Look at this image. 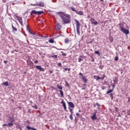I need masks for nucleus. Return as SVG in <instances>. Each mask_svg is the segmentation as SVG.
<instances>
[{"mask_svg":"<svg viewBox=\"0 0 130 130\" xmlns=\"http://www.w3.org/2000/svg\"><path fill=\"white\" fill-rule=\"evenodd\" d=\"M76 14L77 15H80V16H84V12L83 11H77Z\"/></svg>","mask_w":130,"mask_h":130,"instance_id":"14","label":"nucleus"},{"mask_svg":"<svg viewBox=\"0 0 130 130\" xmlns=\"http://www.w3.org/2000/svg\"><path fill=\"white\" fill-rule=\"evenodd\" d=\"M121 74H122V72H121Z\"/></svg>","mask_w":130,"mask_h":130,"instance_id":"62","label":"nucleus"},{"mask_svg":"<svg viewBox=\"0 0 130 130\" xmlns=\"http://www.w3.org/2000/svg\"><path fill=\"white\" fill-rule=\"evenodd\" d=\"M10 121H11V122H14L15 120L13 118H10Z\"/></svg>","mask_w":130,"mask_h":130,"instance_id":"39","label":"nucleus"},{"mask_svg":"<svg viewBox=\"0 0 130 130\" xmlns=\"http://www.w3.org/2000/svg\"><path fill=\"white\" fill-rule=\"evenodd\" d=\"M70 41H71L69 39H66L64 40V43H66V44L69 43V42H70Z\"/></svg>","mask_w":130,"mask_h":130,"instance_id":"26","label":"nucleus"},{"mask_svg":"<svg viewBox=\"0 0 130 130\" xmlns=\"http://www.w3.org/2000/svg\"><path fill=\"white\" fill-rule=\"evenodd\" d=\"M49 42L50 43H54V40H53V39H50L49 40Z\"/></svg>","mask_w":130,"mask_h":130,"instance_id":"27","label":"nucleus"},{"mask_svg":"<svg viewBox=\"0 0 130 130\" xmlns=\"http://www.w3.org/2000/svg\"><path fill=\"white\" fill-rule=\"evenodd\" d=\"M94 53L95 54H98V55H99V56H100V52H99V51H95L94 52Z\"/></svg>","mask_w":130,"mask_h":130,"instance_id":"29","label":"nucleus"},{"mask_svg":"<svg viewBox=\"0 0 130 130\" xmlns=\"http://www.w3.org/2000/svg\"><path fill=\"white\" fill-rule=\"evenodd\" d=\"M82 57H83V56L80 55V57L78 59V62H81V61H83V58H82Z\"/></svg>","mask_w":130,"mask_h":130,"instance_id":"20","label":"nucleus"},{"mask_svg":"<svg viewBox=\"0 0 130 130\" xmlns=\"http://www.w3.org/2000/svg\"><path fill=\"white\" fill-rule=\"evenodd\" d=\"M71 112L70 115H73L74 112L72 111V112Z\"/></svg>","mask_w":130,"mask_h":130,"instance_id":"53","label":"nucleus"},{"mask_svg":"<svg viewBox=\"0 0 130 130\" xmlns=\"http://www.w3.org/2000/svg\"><path fill=\"white\" fill-rule=\"evenodd\" d=\"M129 3H130V0H129V2H128V3L129 4Z\"/></svg>","mask_w":130,"mask_h":130,"instance_id":"61","label":"nucleus"},{"mask_svg":"<svg viewBox=\"0 0 130 130\" xmlns=\"http://www.w3.org/2000/svg\"><path fill=\"white\" fill-rule=\"evenodd\" d=\"M12 28L13 32H17V31H18V29H17L15 26H14L13 24H12Z\"/></svg>","mask_w":130,"mask_h":130,"instance_id":"15","label":"nucleus"},{"mask_svg":"<svg viewBox=\"0 0 130 130\" xmlns=\"http://www.w3.org/2000/svg\"><path fill=\"white\" fill-rule=\"evenodd\" d=\"M39 7H41L42 8H43L44 7V3L43 2H40L39 3Z\"/></svg>","mask_w":130,"mask_h":130,"instance_id":"19","label":"nucleus"},{"mask_svg":"<svg viewBox=\"0 0 130 130\" xmlns=\"http://www.w3.org/2000/svg\"><path fill=\"white\" fill-rule=\"evenodd\" d=\"M79 112H82V111H81L80 110H79Z\"/></svg>","mask_w":130,"mask_h":130,"instance_id":"59","label":"nucleus"},{"mask_svg":"<svg viewBox=\"0 0 130 130\" xmlns=\"http://www.w3.org/2000/svg\"><path fill=\"white\" fill-rule=\"evenodd\" d=\"M36 7H39V3H37L36 4Z\"/></svg>","mask_w":130,"mask_h":130,"instance_id":"49","label":"nucleus"},{"mask_svg":"<svg viewBox=\"0 0 130 130\" xmlns=\"http://www.w3.org/2000/svg\"><path fill=\"white\" fill-rule=\"evenodd\" d=\"M96 114H97V111L94 112L93 115L91 116V119H92V120H96V119H97Z\"/></svg>","mask_w":130,"mask_h":130,"instance_id":"10","label":"nucleus"},{"mask_svg":"<svg viewBox=\"0 0 130 130\" xmlns=\"http://www.w3.org/2000/svg\"><path fill=\"white\" fill-rule=\"evenodd\" d=\"M115 60L116 61H117V60H118V56H116V57H115Z\"/></svg>","mask_w":130,"mask_h":130,"instance_id":"40","label":"nucleus"},{"mask_svg":"<svg viewBox=\"0 0 130 130\" xmlns=\"http://www.w3.org/2000/svg\"><path fill=\"white\" fill-rule=\"evenodd\" d=\"M96 80H100V77L98 76V77H97V78H96Z\"/></svg>","mask_w":130,"mask_h":130,"instance_id":"52","label":"nucleus"},{"mask_svg":"<svg viewBox=\"0 0 130 130\" xmlns=\"http://www.w3.org/2000/svg\"><path fill=\"white\" fill-rule=\"evenodd\" d=\"M26 127L27 129H28V130H30V129H31V130H37V129H36V128H35L33 127H30V126H26Z\"/></svg>","mask_w":130,"mask_h":130,"instance_id":"13","label":"nucleus"},{"mask_svg":"<svg viewBox=\"0 0 130 130\" xmlns=\"http://www.w3.org/2000/svg\"><path fill=\"white\" fill-rule=\"evenodd\" d=\"M120 31L123 32L124 34H125V35H128V34H129V30L125 29L124 27H120Z\"/></svg>","mask_w":130,"mask_h":130,"instance_id":"4","label":"nucleus"},{"mask_svg":"<svg viewBox=\"0 0 130 130\" xmlns=\"http://www.w3.org/2000/svg\"><path fill=\"white\" fill-rule=\"evenodd\" d=\"M26 29L28 30V32H30V29H29V26H28V24L26 23Z\"/></svg>","mask_w":130,"mask_h":130,"instance_id":"31","label":"nucleus"},{"mask_svg":"<svg viewBox=\"0 0 130 130\" xmlns=\"http://www.w3.org/2000/svg\"><path fill=\"white\" fill-rule=\"evenodd\" d=\"M57 27H56V30L57 31H59L60 29H61V25L59 23H57Z\"/></svg>","mask_w":130,"mask_h":130,"instance_id":"12","label":"nucleus"},{"mask_svg":"<svg viewBox=\"0 0 130 130\" xmlns=\"http://www.w3.org/2000/svg\"><path fill=\"white\" fill-rule=\"evenodd\" d=\"M83 86H84V87H86V86H87V85L86 84H83Z\"/></svg>","mask_w":130,"mask_h":130,"instance_id":"56","label":"nucleus"},{"mask_svg":"<svg viewBox=\"0 0 130 130\" xmlns=\"http://www.w3.org/2000/svg\"><path fill=\"white\" fill-rule=\"evenodd\" d=\"M17 19L18 21V22H19L20 24L21 25V26H23V20H22V17H17Z\"/></svg>","mask_w":130,"mask_h":130,"instance_id":"8","label":"nucleus"},{"mask_svg":"<svg viewBox=\"0 0 130 130\" xmlns=\"http://www.w3.org/2000/svg\"><path fill=\"white\" fill-rule=\"evenodd\" d=\"M94 107H95V105H94Z\"/></svg>","mask_w":130,"mask_h":130,"instance_id":"63","label":"nucleus"},{"mask_svg":"<svg viewBox=\"0 0 130 130\" xmlns=\"http://www.w3.org/2000/svg\"><path fill=\"white\" fill-rule=\"evenodd\" d=\"M118 81V79L117 78H115V79L113 80V82H114V83L115 82L117 83Z\"/></svg>","mask_w":130,"mask_h":130,"instance_id":"37","label":"nucleus"},{"mask_svg":"<svg viewBox=\"0 0 130 130\" xmlns=\"http://www.w3.org/2000/svg\"><path fill=\"white\" fill-rule=\"evenodd\" d=\"M101 1V2H103V0H100Z\"/></svg>","mask_w":130,"mask_h":130,"instance_id":"60","label":"nucleus"},{"mask_svg":"<svg viewBox=\"0 0 130 130\" xmlns=\"http://www.w3.org/2000/svg\"><path fill=\"white\" fill-rule=\"evenodd\" d=\"M56 14L61 18L63 24H70L71 23V15L63 12H56Z\"/></svg>","mask_w":130,"mask_h":130,"instance_id":"1","label":"nucleus"},{"mask_svg":"<svg viewBox=\"0 0 130 130\" xmlns=\"http://www.w3.org/2000/svg\"><path fill=\"white\" fill-rule=\"evenodd\" d=\"M3 84L4 85V86H9V83L8 82V81H6L5 82H3Z\"/></svg>","mask_w":130,"mask_h":130,"instance_id":"25","label":"nucleus"},{"mask_svg":"<svg viewBox=\"0 0 130 130\" xmlns=\"http://www.w3.org/2000/svg\"><path fill=\"white\" fill-rule=\"evenodd\" d=\"M59 92L61 97H63V92L62 91V90H59Z\"/></svg>","mask_w":130,"mask_h":130,"instance_id":"30","label":"nucleus"},{"mask_svg":"<svg viewBox=\"0 0 130 130\" xmlns=\"http://www.w3.org/2000/svg\"><path fill=\"white\" fill-rule=\"evenodd\" d=\"M54 48H56V49H57V50H63V49H58L57 48H56V47H54Z\"/></svg>","mask_w":130,"mask_h":130,"instance_id":"42","label":"nucleus"},{"mask_svg":"<svg viewBox=\"0 0 130 130\" xmlns=\"http://www.w3.org/2000/svg\"><path fill=\"white\" fill-rule=\"evenodd\" d=\"M75 121H76V122H77V118H76V117H75Z\"/></svg>","mask_w":130,"mask_h":130,"instance_id":"57","label":"nucleus"},{"mask_svg":"<svg viewBox=\"0 0 130 130\" xmlns=\"http://www.w3.org/2000/svg\"><path fill=\"white\" fill-rule=\"evenodd\" d=\"M58 67H59L60 68H62V66L61 65V63H57Z\"/></svg>","mask_w":130,"mask_h":130,"instance_id":"36","label":"nucleus"},{"mask_svg":"<svg viewBox=\"0 0 130 130\" xmlns=\"http://www.w3.org/2000/svg\"><path fill=\"white\" fill-rule=\"evenodd\" d=\"M76 116H78V117H80V114L77 113H76Z\"/></svg>","mask_w":130,"mask_h":130,"instance_id":"47","label":"nucleus"},{"mask_svg":"<svg viewBox=\"0 0 130 130\" xmlns=\"http://www.w3.org/2000/svg\"><path fill=\"white\" fill-rule=\"evenodd\" d=\"M75 24L76 25V32L77 34L79 36H80V26H81V24H80V22L77 19H75Z\"/></svg>","mask_w":130,"mask_h":130,"instance_id":"2","label":"nucleus"},{"mask_svg":"<svg viewBox=\"0 0 130 130\" xmlns=\"http://www.w3.org/2000/svg\"><path fill=\"white\" fill-rule=\"evenodd\" d=\"M130 102V98H128V101H127V102L128 103V102Z\"/></svg>","mask_w":130,"mask_h":130,"instance_id":"54","label":"nucleus"},{"mask_svg":"<svg viewBox=\"0 0 130 130\" xmlns=\"http://www.w3.org/2000/svg\"><path fill=\"white\" fill-rule=\"evenodd\" d=\"M95 105H96L97 106L100 107V104H99L98 103H96Z\"/></svg>","mask_w":130,"mask_h":130,"instance_id":"44","label":"nucleus"},{"mask_svg":"<svg viewBox=\"0 0 130 130\" xmlns=\"http://www.w3.org/2000/svg\"><path fill=\"white\" fill-rule=\"evenodd\" d=\"M114 88H115V84L113 85V88L108 91L106 94H108L112 93V92H113V90H114Z\"/></svg>","mask_w":130,"mask_h":130,"instance_id":"9","label":"nucleus"},{"mask_svg":"<svg viewBox=\"0 0 130 130\" xmlns=\"http://www.w3.org/2000/svg\"><path fill=\"white\" fill-rule=\"evenodd\" d=\"M69 117H70L71 120H73V119H74V118L73 117V115H70Z\"/></svg>","mask_w":130,"mask_h":130,"instance_id":"38","label":"nucleus"},{"mask_svg":"<svg viewBox=\"0 0 130 130\" xmlns=\"http://www.w3.org/2000/svg\"><path fill=\"white\" fill-rule=\"evenodd\" d=\"M4 63H5V64H7L8 63V61H7V60H4Z\"/></svg>","mask_w":130,"mask_h":130,"instance_id":"46","label":"nucleus"},{"mask_svg":"<svg viewBox=\"0 0 130 130\" xmlns=\"http://www.w3.org/2000/svg\"><path fill=\"white\" fill-rule=\"evenodd\" d=\"M15 52V51H11V53H14Z\"/></svg>","mask_w":130,"mask_h":130,"instance_id":"58","label":"nucleus"},{"mask_svg":"<svg viewBox=\"0 0 130 130\" xmlns=\"http://www.w3.org/2000/svg\"><path fill=\"white\" fill-rule=\"evenodd\" d=\"M57 88L59 89L60 90H62V86L61 85H57Z\"/></svg>","mask_w":130,"mask_h":130,"instance_id":"21","label":"nucleus"},{"mask_svg":"<svg viewBox=\"0 0 130 130\" xmlns=\"http://www.w3.org/2000/svg\"><path fill=\"white\" fill-rule=\"evenodd\" d=\"M31 6H33L34 7H36V4H31Z\"/></svg>","mask_w":130,"mask_h":130,"instance_id":"50","label":"nucleus"},{"mask_svg":"<svg viewBox=\"0 0 130 130\" xmlns=\"http://www.w3.org/2000/svg\"><path fill=\"white\" fill-rule=\"evenodd\" d=\"M66 86L68 87V88H70V84H69V82L66 81Z\"/></svg>","mask_w":130,"mask_h":130,"instance_id":"32","label":"nucleus"},{"mask_svg":"<svg viewBox=\"0 0 130 130\" xmlns=\"http://www.w3.org/2000/svg\"><path fill=\"white\" fill-rule=\"evenodd\" d=\"M113 95H114V93H110L109 94V96L111 97V100H113Z\"/></svg>","mask_w":130,"mask_h":130,"instance_id":"28","label":"nucleus"},{"mask_svg":"<svg viewBox=\"0 0 130 130\" xmlns=\"http://www.w3.org/2000/svg\"><path fill=\"white\" fill-rule=\"evenodd\" d=\"M38 37L39 38H40V39H41L42 38V39H44V38H46V37L45 36H41L40 35H39V36H38Z\"/></svg>","mask_w":130,"mask_h":130,"instance_id":"22","label":"nucleus"},{"mask_svg":"<svg viewBox=\"0 0 130 130\" xmlns=\"http://www.w3.org/2000/svg\"><path fill=\"white\" fill-rule=\"evenodd\" d=\"M53 58H57V55H53L51 56Z\"/></svg>","mask_w":130,"mask_h":130,"instance_id":"33","label":"nucleus"},{"mask_svg":"<svg viewBox=\"0 0 130 130\" xmlns=\"http://www.w3.org/2000/svg\"><path fill=\"white\" fill-rule=\"evenodd\" d=\"M36 68L37 70H39L40 72H44V69H43L40 66H36Z\"/></svg>","mask_w":130,"mask_h":130,"instance_id":"11","label":"nucleus"},{"mask_svg":"<svg viewBox=\"0 0 130 130\" xmlns=\"http://www.w3.org/2000/svg\"><path fill=\"white\" fill-rule=\"evenodd\" d=\"M89 21H91V24H92L93 25H98V22L97 21L94 22V21H95V19L93 18H90V19H89Z\"/></svg>","mask_w":130,"mask_h":130,"instance_id":"5","label":"nucleus"},{"mask_svg":"<svg viewBox=\"0 0 130 130\" xmlns=\"http://www.w3.org/2000/svg\"><path fill=\"white\" fill-rule=\"evenodd\" d=\"M14 125V124L13 123H9L8 124H7V126L9 127H11V126H13Z\"/></svg>","mask_w":130,"mask_h":130,"instance_id":"24","label":"nucleus"},{"mask_svg":"<svg viewBox=\"0 0 130 130\" xmlns=\"http://www.w3.org/2000/svg\"><path fill=\"white\" fill-rule=\"evenodd\" d=\"M70 9L71 10H72L73 12H74L76 13H77V12H78V11H77V10H76V8H75V7H70Z\"/></svg>","mask_w":130,"mask_h":130,"instance_id":"17","label":"nucleus"},{"mask_svg":"<svg viewBox=\"0 0 130 130\" xmlns=\"http://www.w3.org/2000/svg\"><path fill=\"white\" fill-rule=\"evenodd\" d=\"M61 104H62V107L64 108V110H66V111L68 112L67 110V104H66V102L63 101V100H62V101L60 102Z\"/></svg>","mask_w":130,"mask_h":130,"instance_id":"6","label":"nucleus"},{"mask_svg":"<svg viewBox=\"0 0 130 130\" xmlns=\"http://www.w3.org/2000/svg\"><path fill=\"white\" fill-rule=\"evenodd\" d=\"M29 33L30 34H32V35H35V32H32V31H31V30H30V31H29Z\"/></svg>","mask_w":130,"mask_h":130,"instance_id":"45","label":"nucleus"},{"mask_svg":"<svg viewBox=\"0 0 130 130\" xmlns=\"http://www.w3.org/2000/svg\"><path fill=\"white\" fill-rule=\"evenodd\" d=\"M109 40H110V42H112L113 41V39H112V38H109Z\"/></svg>","mask_w":130,"mask_h":130,"instance_id":"43","label":"nucleus"},{"mask_svg":"<svg viewBox=\"0 0 130 130\" xmlns=\"http://www.w3.org/2000/svg\"><path fill=\"white\" fill-rule=\"evenodd\" d=\"M79 75L80 77H81V79L83 80L84 83L85 84H86V83L88 82V79L86 78V76H84V75H83V73H79Z\"/></svg>","mask_w":130,"mask_h":130,"instance_id":"3","label":"nucleus"},{"mask_svg":"<svg viewBox=\"0 0 130 130\" xmlns=\"http://www.w3.org/2000/svg\"><path fill=\"white\" fill-rule=\"evenodd\" d=\"M63 70H64V71H68L69 72H70V71H71V68H63Z\"/></svg>","mask_w":130,"mask_h":130,"instance_id":"34","label":"nucleus"},{"mask_svg":"<svg viewBox=\"0 0 130 130\" xmlns=\"http://www.w3.org/2000/svg\"><path fill=\"white\" fill-rule=\"evenodd\" d=\"M69 107L70 108H75V104L72 102H68Z\"/></svg>","mask_w":130,"mask_h":130,"instance_id":"7","label":"nucleus"},{"mask_svg":"<svg viewBox=\"0 0 130 130\" xmlns=\"http://www.w3.org/2000/svg\"><path fill=\"white\" fill-rule=\"evenodd\" d=\"M42 14H44V11H37V15H38V16H40V15H42Z\"/></svg>","mask_w":130,"mask_h":130,"instance_id":"16","label":"nucleus"},{"mask_svg":"<svg viewBox=\"0 0 130 130\" xmlns=\"http://www.w3.org/2000/svg\"><path fill=\"white\" fill-rule=\"evenodd\" d=\"M68 109L70 110V112H73V109H72V108H70V107H68Z\"/></svg>","mask_w":130,"mask_h":130,"instance_id":"41","label":"nucleus"},{"mask_svg":"<svg viewBox=\"0 0 130 130\" xmlns=\"http://www.w3.org/2000/svg\"><path fill=\"white\" fill-rule=\"evenodd\" d=\"M3 126H8V124H3Z\"/></svg>","mask_w":130,"mask_h":130,"instance_id":"48","label":"nucleus"},{"mask_svg":"<svg viewBox=\"0 0 130 130\" xmlns=\"http://www.w3.org/2000/svg\"><path fill=\"white\" fill-rule=\"evenodd\" d=\"M101 80H104V76L100 77Z\"/></svg>","mask_w":130,"mask_h":130,"instance_id":"51","label":"nucleus"},{"mask_svg":"<svg viewBox=\"0 0 130 130\" xmlns=\"http://www.w3.org/2000/svg\"><path fill=\"white\" fill-rule=\"evenodd\" d=\"M32 108H35V109H38V107L35 104L32 105Z\"/></svg>","mask_w":130,"mask_h":130,"instance_id":"23","label":"nucleus"},{"mask_svg":"<svg viewBox=\"0 0 130 130\" xmlns=\"http://www.w3.org/2000/svg\"><path fill=\"white\" fill-rule=\"evenodd\" d=\"M37 11H36V10H32L31 12H30V15H37Z\"/></svg>","mask_w":130,"mask_h":130,"instance_id":"18","label":"nucleus"},{"mask_svg":"<svg viewBox=\"0 0 130 130\" xmlns=\"http://www.w3.org/2000/svg\"><path fill=\"white\" fill-rule=\"evenodd\" d=\"M61 53H62V56H67V54L65 53H63V52L61 51Z\"/></svg>","mask_w":130,"mask_h":130,"instance_id":"35","label":"nucleus"},{"mask_svg":"<svg viewBox=\"0 0 130 130\" xmlns=\"http://www.w3.org/2000/svg\"><path fill=\"white\" fill-rule=\"evenodd\" d=\"M37 62H38V60L35 61V63H37Z\"/></svg>","mask_w":130,"mask_h":130,"instance_id":"55","label":"nucleus"}]
</instances>
